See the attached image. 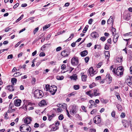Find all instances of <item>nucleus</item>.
Instances as JSON below:
<instances>
[{
    "instance_id": "obj_51",
    "label": "nucleus",
    "mask_w": 132,
    "mask_h": 132,
    "mask_svg": "<svg viewBox=\"0 0 132 132\" xmlns=\"http://www.w3.org/2000/svg\"><path fill=\"white\" fill-rule=\"evenodd\" d=\"M51 35L50 34H48L47 36L46 39V40H48L50 38Z\"/></svg>"
},
{
    "instance_id": "obj_50",
    "label": "nucleus",
    "mask_w": 132,
    "mask_h": 132,
    "mask_svg": "<svg viewBox=\"0 0 132 132\" xmlns=\"http://www.w3.org/2000/svg\"><path fill=\"white\" fill-rule=\"evenodd\" d=\"M117 108L119 111H121L122 110V109L121 106L120 105H118L117 106Z\"/></svg>"
},
{
    "instance_id": "obj_9",
    "label": "nucleus",
    "mask_w": 132,
    "mask_h": 132,
    "mask_svg": "<svg viewBox=\"0 0 132 132\" xmlns=\"http://www.w3.org/2000/svg\"><path fill=\"white\" fill-rule=\"evenodd\" d=\"M53 86L52 88H51L49 90L51 94L53 95L55 94L57 90V88L56 86Z\"/></svg>"
},
{
    "instance_id": "obj_16",
    "label": "nucleus",
    "mask_w": 132,
    "mask_h": 132,
    "mask_svg": "<svg viewBox=\"0 0 132 132\" xmlns=\"http://www.w3.org/2000/svg\"><path fill=\"white\" fill-rule=\"evenodd\" d=\"M88 53V51L87 50H85L81 52L80 53V54L81 56L84 57L87 55Z\"/></svg>"
},
{
    "instance_id": "obj_24",
    "label": "nucleus",
    "mask_w": 132,
    "mask_h": 132,
    "mask_svg": "<svg viewBox=\"0 0 132 132\" xmlns=\"http://www.w3.org/2000/svg\"><path fill=\"white\" fill-rule=\"evenodd\" d=\"M87 76L86 75H83L81 76L82 80L83 81H85L86 80Z\"/></svg>"
},
{
    "instance_id": "obj_59",
    "label": "nucleus",
    "mask_w": 132,
    "mask_h": 132,
    "mask_svg": "<svg viewBox=\"0 0 132 132\" xmlns=\"http://www.w3.org/2000/svg\"><path fill=\"white\" fill-rule=\"evenodd\" d=\"M88 29L87 28L85 27L83 31V32L84 33H85L86 32V31H87V30Z\"/></svg>"
},
{
    "instance_id": "obj_64",
    "label": "nucleus",
    "mask_w": 132,
    "mask_h": 132,
    "mask_svg": "<svg viewBox=\"0 0 132 132\" xmlns=\"http://www.w3.org/2000/svg\"><path fill=\"white\" fill-rule=\"evenodd\" d=\"M81 108L82 110L85 112H87V110L85 109V107L84 106H81Z\"/></svg>"
},
{
    "instance_id": "obj_52",
    "label": "nucleus",
    "mask_w": 132,
    "mask_h": 132,
    "mask_svg": "<svg viewBox=\"0 0 132 132\" xmlns=\"http://www.w3.org/2000/svg\"><path fill=\"white\" fill-rule=\"evenodd\" d=\"M62 49L61 47H57L56 48V51L57 52L61 50Z\"/></svg>"
},
{
    "instance_id": "obj_1",
    "label": "nucleus",
    "mask_w": 132,
    "mask_h": 132,
    "mask_svg": "<svg viewBox=\"0 0 132 132\" xmlns=\"http://www.w3.org/2000/svg\"><path fill=\"white\" fill-rule=\"evenodd\" d=\"M86 94L92 98L93 96H99L100 95V92L98 89H92L86 92Z\"/></svg>"
},
{
    "instance_id": "obj_8",
    "label": "nucleus",
    "mask_w": 132,
    "mask_h": 132,
    "mask_svg": "<svg viewBox=\"0 0 132 132\" xmlns=\"http://www.w3.org/2000/svg\"><path fill=\"white\" fill-rule=\"evenodd\" d=\"M76 106V105H73L72 106V109L70 111V112L71 114H75L77 112Z\"/></svg>"
},
{
    "instance_id": "obj_47",
    "label": "nucleus",
    "mask_w": 132,
    "mask_h": 132,
    "mask_svg": "<svg viewBox=\"0 0 132 132\" xmlns=\"http://www.w3.org/2000/svg\"><path fill=\"white\" fill-rule=\"evenodd\" d=\"M13 55L12 54H10V55H9L8 56L7 59H12L13 58Z\"/></svg>"
},
{
    "instance_id": "obj_45",
    "label": "nucleus",
    "mask_w": 132,
    "mask_h": 132,
    "mask_svg": "<svg viewBox=\"0 0 132 132\" xmlns=\"http://www.w3.org/2000/svg\"><path fill=\"white\" fill-rule=\"evenodd\" d=\"M106 39V37H101L100 38V39L102 41H104Z\"/></svg>"
},
{
    "instance_id": "obj_22",
    "label": "nucleus",
    "mask_w": 132,
    "mask_h": 132,
    "mask_svg": "<svg viewBox=\"0 0 132 132\" xmlns=\"http://www.w3.org/2000/svg\"><path fill=\"white\" fill-rule=\"evenodd\" d=\"M55 115V114L53 113L50 115L48 116V120L49 121H51L52 119L54 117Z\"/></svg>"
},
{
    "instance_id": "obj_29",
    "label": "nucleus",
    "mask_w": 132,
    "mask_h": 132,
    "mask_svg": "<svg viewBox=\"0 0 132 132\" xmlns=\"http://www.w3.org/2000/svg\"><path fill=\"white\" fill-rule=\"evenodd\" d=\"M112 32L113 36H115L116 33V30L115 28H113L112 29Z\"/></svg>"
},
{
    "instance_id": "obj_17",
    "label": "nucleus",
    "mask_w": 132,
    "mask_h": 132,
    "mask_svg": "<svg viewBox=\"0 0 132 132\" xmlns=\"http://www.w3.org/2000/svg\"><path fill=\"white\" fill-rule=\"evenodd\" d=\"M13 85L12 86L9 85L7 86L6 89L10 91H13L14 90V89L13 86Z\"/></svg>"
},
{
    "instance_id": "obj_40",
    "label": "nucleus",
    "mask_w": 132,
    "mask_h": 132,
    "mask_svg": "<svg viewBox=\"0 0 132 132\" xmlns=\"http://www.w3.org/2000/svg\"><path fill=\"white\" fill-rule=\"evenodd\" d=\"M132 35V32H129L124 34V36H131Z\"/></svg>"
},
{
    "instance_id": "obj_12",
    "label": "nucleus",
    "mask_w": 132,
    "mask_h": 132,
    "mask_svg": "<svg viewBox=\"0 0 132 132\" xmlns=\"http://www.w3.org/2000/svg\"><path fill=\"white\" fill-rule=\"evenodd\" d=\"M31 121V118H26L24 119V122L25 123L28 124L30 123Z\"/></svg>"
},
{
    "instance_id": "obj_61",
    "label": "nucleus",
    "mask_w": 132,
    "mask_h": 132,
    "mask_svg": "<svg viewBox=\"0 0 132 132\" xmlns=\"http://www.w3.org/2000/svg\"><path fill=\"white\" fill-rule=\"evenodd\" d=\"M19 3H17L14 5L13 8L14 9L16 8L19 6Z\"/></svg>"
},
{
    "instance_id": "obj_35",
    "label": "nucleus",
    "mask_w": 132,
    "mask_h": 132,
    "mask_svg": "<svg viewBox=\"0 0 132 132\" xmlns=\"http://www.w3.org/2000/svg\"><path fill=\"white\" fill-rule=\"evenodd\" d=\"M79 85H75L74 86V89L76 90H78L79 88Z\"/></svg>"
},
{
    "instance_id": "obj_15",
    "label": "nucleus",
    "mask_w": 132,
    "mask_h": 132,
    "mask_svg": "<svg viewBox=\"0 0 132 132\" xmlns=\"http://www.w3.org/2000/svg\"><path fill=\"white\" fill-rule=\"evenodd\" d=\"M91 36L93 38H96L99 37V35L98 33L96 32H93L91 34Z\"/></svg>"
},
{
    "instance_id": "obj_46",
    "label": "nucleus",
    "mask_w": 132,
    "mask_h": 132,
    "mask_svg": "<svg viewBox=\"0 0 132 132\" xmlns=\"http://www.w3.org/2000/svg\"><path fill=\"white\" fill-rule=\"evenodd\" d=\"M101 101L103 103H106L107 102V101L105 102V101L103 98H101L100 99Z\"/></svg>"
},
{
    "instance_id": "obj_60",
    "label": "nucleus",
    "mask_w": 132,
    "mask_h": 132,
    "mask_svg": "<svg viewBox=\"0 0 132 132\" xmlns=\"http://www.w3.org/2000/svg\"><path fill=\"white\" fill-rule=\"evenodd\" d=\"M39 55L40 56H44L45 55V54L44 53H41L39 54Z\"/></svg>"
},
{
    "instance_id": "obj_21",
    "label": "nucleus",
    "mask_w": 132,
    "mask_h": 132,
    "mask_svg": "<svg viewBox=\"0 0 132 132\" xmlns=\"http://www.w3.org/2000/svg\"><path fill=\"white\" fill-rule=\"evenodd\" d=\"M17 81V79L15 78H13L11 79V82L12 83V85L14 86V84H16Z\"/></svg>"
},
{
    "instance_id": "obj_6",
    "label": "nucleus",
    "mask_w": 132,
    "mask_h": 132,
    "mask_svg": "<svg viewBox=\"0 0 132 132\" xmlns=\"http://www.w3.org/2000/svg\"><path fill=\"white\" fill-rule=\"evenodd\" d=\"M93 120L94 123L97 124L100 123L101 121V119L99 116H95Z\"/></svg>"
},
{
    "instance_id": "obj_27",
    "label": "nucleus",
    "mask_w": 132,
    "mask_h": 132,
    "mask_svg": "<svg viewBox=\"0 0 132 132\" xmlns=\"http://www.w3.org/2000/svg\"><path fill=\"white\" fill-rule=\"evenodd\" d=\"M57 107H63V106H64L66 108V104H57Z\"/></svg>"
},
{
    "instance_id": "obj_49",
    "label": "nucleus",
    "mask_w": 132,
    "mask_h": 132,
    "mask_svg": "<svg viewBox=\"0 0 132 132\" xmlns=\"http://www.w3.org/2000/svg\"><path fill=\"white\" fill-rule=\"evenodd\" d=\"M28 106H27L26 105L24 106V105L23 106V109L25 111H27V107Z\"/></svg>"
},
{
    "instance_id": "obj_55",
    "label": "nucleus",
    "mask_w": 132,
    "mask_h": 132,
    "mask_svg": "<svg viewBox=\"0 0 132 132\" xmlns=\"http://www.w3.org/2000/svg\"><path fill=\"white\" fill-rule=\"evenodd\" d=\"M102 62H100L97 65V68H100V67L102 65Z\"/></svg>"
},
{
    "instance_id": "obj_10",
    "label": "nucleus",
    "mask_w": 132,
    "mask_h": 132,
    "mask_svg": "<svg viewBox=\"0 0 132 132\" xmlns=\"http://www.w3.org/2000/svg\"><path fill=\"white\" fill-rule=\"evenodd\" d=\"M122 122L124 127L127 128L129 126V122L127 120H123L122 121Z\"/></svg>"
},
{
    "instance_id": "obj_37",
    "label": "nucleus",
    "mask_w": 132,
    "mask_h": 132,
    "mask_svg": "<svg viewBox=\"0 0 132 132\" xmlns=\"http://www.w3.org/2000/svg\"><path fill=\"white\" fill-rule=\"evenodd\" d=\"M50 26V24L46 25L45 26L43 27V29L44 30L45 29H47Z\"/></svg>"
},
{
    "instance_id": "obj_42",
    "label": "nucleus",
    "mask_w": 132,
    "mask_h": 132,
    "mask_svg": "<svg viewBox=\"0 0 132 132\" xmlns=\"http://www.w3.org/2000/svg\"><path fill=\"white\" fill-rule=\"evenodd\" d=\"M36 80L35 78H32V80L31 81V83L32 84H34L36 82Z\"/></svg>"
},
{
    "instance_id": "obj_3",
    "label": "nucleus",
    "mask_w": 132,
    "mask_h": 132,
    "mask_svg": "<svg viewBox=\"0 0 132 132\" xmlns=\"http://www.w3.org/2000/svg\"><path fill=\"white\" fill-rule=\"evenodd\" d=\"M71 63L73 66H76L79 63L78 59V57L74 56L71 59Z\"/></svg>"
},
{
    "instance_id": "obj_36",
    "label": "nucleus",
    "mask_w": 132,
    "mask_h": 132,
    "mask_svg": "<svg viewBox=\"0 0 132 132\" xmlns=\"http://www.w3.org/2000/svg\"><path fill=\"white\" fill-rule=\"evenodd\" d=\"M64 78V77L62 76L61 77L59 76H57L56 78L58 80H62Z\"/></svg>"
},
{
    "instance_id": "obj_38",
    "label": "nucleus",
    "mask_w": 132,
    "mask_h": 132,
    "mask_svg": "<svg viewBox=\"0 0 132 132\" xmlns=\"http://www.w3.org/2000/svg\"><path fill=\"white\" fill-rule=\"evenodd\" d=\"M89 59V57L87 56L85 57L84 59V60L85 62L86 63H87L88 62Z\"/></svg>"
},
{
    "instance_id": "obj_32",
    "label": "nucleus",
    "mask_w": 132,
    "mask_h": 132,
    "mask_svg": "<svg viewBox=\"0 0 132 132\" xmlns=\"http://www.w3.org/2000/svg\"><path fill=\"white\" fill-rule=\"evenodd\" d=\"M28 126L25 127V129L26 128V130L28 131L27 132H30L31 130V128L29 125H28Z\"/></svg>"
},
{
    "instance_id": "obj_44",
    "label": "nucleus",
    "mask_w": 132,
    "mask_h": 132,
    "mask_svg": "<svg viewBox=\"0 0 132 132\" xmlns=\"http://www.w3.org/2000/svg\"><path fill=\"white\" fill-rule=\"evenodd\" d=\"M97 111L96 109H94L90 113L92 114H93L95 113H96Z\"/></svg>"
},
{
    "instance_id": "obj_5",
    "label": "nucleus",
    "mask_w": 132,
    "mask_h": 132,
    "mask_svg": "<svg viewBox=\"0 0 132 132\" xmlns=\"http://www.w3.org/2000/svg\"><path fill=\"white\" fill-rule=\"evenodd\" d=\"M87 71L89 73L90 75L91 76H93L97 73L96 71H94V69L92 67L90 68Z\"/></svg>"
},
{
    "instance_id": "obj_14",
    "label": "nucleus",
    "mask_w": 132,
    "mask_h": 132,
    "mask_svg": "<svg viewBox=\"0 0 132 132\" xmlns=\"http://www.w3.org/2000/svg\"><path fill=\"white\" fill-rule=\"evenodd\" d=\"M47 104V103L45 100H43L41 101L39 104L40 106H43Z\"/></svg>"
},
{
    "instance_id": "obj_53",
    "label": "nucleus",
    "mask_w": 132,
    "mask_h": 132,
    "mask_svg": "<svg viewBox=\"0 0 132 132\" xmlns=\"http://www.w3.org/2000/svg\"><path fill=\"white\" fill-rule=\"evenodd\" d=\"M39 125L37 123H36L34 125V127L35 128H38L39 126Z\"/></svg>"
},
{
    "instance_id": "obj_4",
    "label": "nucleus",
    "mask_w": 132,
    "mask_h": 132,
    "mask_svg": "<svg viewBox=\"0 0 132 132\" xmlns=\"http://www.w3.org/2000/svg\"><path fill=\"white\" fill-rule=\"evenodd\" d=\"M123 68L122 67H119L117 68L116 71V74L118 76H120L123 75Z\"/></svg>"
},
{
    "instance_id": "obj_25",
    "label": "nucleus",
    "mask_w": 132,
    "mask_h": 132,
    "mask_svg": "<svg viewBox=\"0 0 132 132\" xmlns=\"http://www.w3.org/2000/svg\"><path fill=\"white\" fill-rule=\"evenodd\" d=\"M130 14L128 13L127 14L126 16H125V20H129V19H130Z\"/></svg>"
},
{
    "instance_id": "obj_26",
    "label": "nucleus",
    "mask_w": 132,
    "mask_h": 132,
    "mask_svg": "<svg viewBox=\"0 0 132 132\" xmlns=\"http://www.w3.org/2000/svg\"><path fill=\"white\" fill-rule=\"evenodd\" d=\"M89 103L90 105H93L94 106H96V104L95 103V102L93 100H91L89 101Z\"/></svg>"
},
{
    "instance_id": "obj_41",
    "label": "nucleus",
    "mask_w": 132,
    "mask_h": 132,
    "mask_svg": "<svg viewBox=\"0 0 132 132\" xmlns=\"http://www.w3.org/2000/svg\"><path fill=\"white\" fill-rule=\"evenodd\" d=\"M39 30V28L38 27H37L36 28H35V30H34L33 32L34 34H35L37 32V31H38Z\"/></svg>"
},
{
    "instance_id": "obj_23",
    "label": "nucleus",
    "mask_w": 132,
    "mask_h": 132,
    "mask_svg": "<svg viewBox=\"0 0 132 132\" xmlns=\"http://www.w3.org/2000/svg\"><path fill=\"white\" fill-rule=\"evenodd\" d=\"M114 36L113 39V41L114 43H116L117 42L118 38V36L116 34L115 36Z\"/></svg>"
},
{
    "instance_id": "obj_11",
    "label": "nucleus",
    "mask_w": 132,
    "mask_h": 132,
    "mask_svg": "<svg viewBox=\"0 0 132 132\" xmlns=\"http://www.w3.org/2000/svg\"><path fill=\"white\" fill-rule=\"evenodd\" d=\"M21 102V101L20 100H15L14 101V104L16 106H19L20 105Z\"/></svg>"
},
{
    "instance_id": "obj_57",
    "label": "nucleus",
    "mask_w": 132,
    "mask_h": 132,
    "mask_svg": "<svg viewBox=\"0 0 132 132\" xmlns=\"http://www.w3.org/2000/svg\"><path fill=\"white\" fill-rule=\"evenodd\" d=\"M11 29L10 28H9V27H8L6 28H5V31L6 32H8L9 30Z\"/></svg>"
},
{
    "instance_id": "obj_20",
    "label": "nucleus",
    "mask_w": 132,
    "mask_h": 132,
    "mask_svg": "<svg viewBox=\"0 0 132 132\" xmlns=\"http://www.w3.org/2000/svg\"><path fill=\"white\" fill-rule=\"evenodd\" d=\"M105 55L106 58L108 59L110 57V53L109 51H105Z\"/></svg>"
},
{
    "instance_id": "obj_7",
    "label": "nucleus",
    "mask_w": 132,
    "mask_h": 132,
    "mask_svg": "<svg viewBox=\"0 0 132 132\" xmlns=\"http://www.w3.org/2000/svg\"><path fill=\"white\" fill-rule=\"evenodd\" d=\"M70 54L69 52H68L66 50H65L61 52V55L63 57H65L68 56Z\"/></svg>"
},
{
    "instance_id": "obj_19",
    "label": "nucleus",
    "mask_w": 132,
    "mask_h": 132,
    "mask_svg": "<svg viewBox=\"0 0 132 132\" xmlns=\"http://www.w3.org/2000/svg\"><path fill=\"white\" fill-rule=\"evenodd\" d=\"M70 78L72 80H76L77 79V76L75 74L70 76Z\"/></svg>"
},
{
    "instance_id": "obj_33",
    "label": "nucleus",
    "mask_w": 132,
    "mask_h": 132,
    "mask_svg": "<svg viewBox=\"0 0 132 132\" xmlns=\"http://www.w3.org/2000/svg\"><path fill=\"white\" fill-rule=\"evenodd\" d=\"M23 16V15H22L19 18H18L16 21V22H18L20 20L22 19Z\"/></svg>"
},
{
    "instance_id": "obj_13",
    "label": "nucleus",
    "mask_w": 132,
    "mask_h": 132,
    "mask_svg": "<svg viewBox=\"0 0 132 132\" xmlns=\"http://www.w3.org/2000/svg\"><path fill=\"white\" fill-rule=\"evenodd\" d=\"M28 126L27 125H22L20 127V131L22 132H27L24 131V129H25V127Z\"/></svg>"
},
{
    "instance_id": "obj_39",
    "label": "nucleus",
    "mask_w": 132,
    "mask_h": 132,
    "mask_svg": "<svg viewBox=\"0 0 132 132\" xmlns=\"http://www.w3.org/2000/svg\"><path fill=\"white\" fill-rule=\"evenodd\" d=\"M64 117L62 114H60L59 117V119L60 120H62L63 119Z\"/></svg>"
},
{
    "instance_id": "obj_18",
    "label": "nucleus",
    "mask_w": 132,
    "mask_h": 132,
    "mask_svg": "<svg viewBox=\"0 0 132 132\" xmlns=\"http://www.w3.org/2000/svg\"><path fill=\"white\" fill-rule=\"evenodd\" d=\"M114 19H113V17L112 16H110V18L108 19L107 21V23L108 24H110L112 22V24L113 23Z\"/></svg>"
},
{
    "instance_id": "obj_34",
    "label": "nucleus",
    "mask_w": 132,
    "mask_h": 132,
    "mask_svg": "<svg viewBox=\"0 0 132 132\" xmlns=\"http://www.w3.org/2000/svg\"><path fill=\"white\" fill-rule=\"evenodd\" d=\"M74 35L73 34H71L69 37L66 41H68V40H71L72 39V38L74 37Z\"/></svg>"
},
{
    "instance_id": "obj_31",
    "label": "nucleus",
    "mask_w": 132,
    "mask_h": 132,
    "mask_svg": "<svg viewBox=\"0 0 132 132\" xmlns=\"http://www.w3.org/2000/svg\"><path fill=\"white\" fill-rule=\"evenodd\" d=\"M107 81H109L108 83H109V84H110L112 80V77L110 76L109 75L108 78L107 79Z\"/></svg>"
},
{
    "instance_id": "obj_2",
    "label": "nucleus",
    "mask_w": 132,
    "mask_h": 132,
    "mask_svg": "<svg viewBox=\"0 0 132 132\" xmlns=\"http://www.w3.org/2000/svg\"><path fill=\"white\" fill-rule=\"evenodd\" d=\"M35 97L36 98H42L44 95L43 92L39 89L36 90L34 93Z\"/></svg>"
},
{
    "instance_id": "obj_28",
    "label": "nucleus",
    "mask_w": 132,
    "mask_h": 132,
    "mask_svg": "<svg viewBox=\"0 0 132 132\" xmlns=\"http://www.w3.org/2000/svg\"><path fill=\"white\" fill-rule=\"evenodd\" d=\"M22 74V73H21L18 72H16V73H15L13 75V76L14 77H18L20 75H21Z\"/></svg>"
},
{
    "instance_id": "obj_43",
    "label": "nucleus",
    "mask_w": 132,
    "mask_h": 132,
    "mask_svg": "<svg viewBox=\"0 0 132 132\" xmlns=\"http://www.w3.org/2000/svg\"><path fill=\"white\" fill-rule=\"evenodd\" d=\"M50 85H46L45 88L46 89L47 91L49 90V89L51 88H50Z\"/></svg>"
},
{
    "instance_id": "obj_30",
    "label": "nucleus",
    "mask_w": 132,
    "mask_h": 132,
    "mask_svg": "<svg viewBox=\"0 0 132 132\" xmlns=\"http://www.w3.org/2000/svg\"><path fill=\"white\" fill-rule=\"evenodd\" d=\"M96 86V84L94 82L92 84H90L89 86V87L90 88H92L93 87Z\"/></svg>"
},
{
    "instance_id": "obj_63",
    "label": "nucleus",
    "mask_w": 132,
    "mask_h": 132,
    "mask_svg": "<svg viewBox=\"0 0 132 132\" xmlns=\"http://www.w3.org/2000/svg\"><path fill=\"white\" fill-rule=\"evenodd\" d=\"M21 42L20 41L18 42L15 45V48H16L18 47L20 44L21 43Z\"/></svg>"
},
{
    "instance_id": "obj_58",
    "label": "nucleus",
    "mask_w": 132,
    "mask_h": 132,
    "mask_svg": "<svg viewBox=\"0 0 132 132\" xmlns=\"http://www.w3.org/2000/svg\"><path fill=\"white\" fill-rule=\"evenodd\" d=\"M125 116V113H121V114L120 115V116L121 117L123 118H124Z\"/></svg>"
},
{
    "instance_id": "obj_48",
    "label": "nucleus",
    "mask_w": 132,
    "mask_h": 132,
    "mask_svg": "<svg viewBox=\"0 0 132 132\" xmlns=\"http://www.w3.org/2000/svg\"><path fill=\"white\" fill-rule=\"evenodd\" d=\"M74 95H75V93H74L72 92L71 93L69 94L68 95V96L69 97H70L71 96H72Z\"/></svg>"
},
{
    "instance_id": "obj_56",
    "label": "nucleus",
    "mask_w": 132,
    "mask_h": 132,
    "mask_svg": "<svg viewBox=\"0 0 132 132\" xmlns=\"http://www.w3.org/2000/svg\"><path fill=\"white\" fill-rule=\"evenodd\" d=\"M111 114L112 117H114L115 115V112L114 111L112 112Z\"/></svg>"
},
{
    "instance_id": "obj_62",
    "label": "nucleus",
    "mask_w": 132,
    "mask_h": 132,
    "mask_svg": "<svg viewBox=\"0 0 132 132\" xmlns=\"http://www.w3.org/2000/svg\"><path fill=\"white\" fill-rule=\"evenodd\" d=\"M65 64H63L61 66V68L63 70L65 68Z\"/></svg>"
},
{
    "instance_id": "obj_54",
    "label": "nucleus",
    "mask_w": 132,
    "mask_h": 132,
    "mask_svg": "<svg viewBox=\"0 0 132 132\" xmlns=\"http://www.w3.org/2000/svg\"><path fill=\"white\" fill-rule=\"evenodd\" d=\"M93 21V19H90L88 21V23L90 24H91Z\"/></svg>"
}]
</instances>
